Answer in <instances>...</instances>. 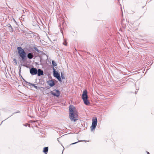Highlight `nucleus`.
Listing matches in <instances>:
<instances>
[{
  "instance_id": "obj_15",
  "label": "nucleus",
  "mask_w": 154,
  "mask_h": 154,
  "mask_svg": "<svg viewBox=\"0 0 154 154\" xmlns=\"http://www.w3.org/2000/svg\"><path fill=\"white\" fill-rule=\"evenodd\" d=\"M52 64L54 66H55L57 65V63L53 60L52 61Z\"/></svg>"
},
{
  "instance_id": "obj_2",
  "label": "nucleus",
  "mask_w": 154,
  "mask_h": 154,
  "mask_svg": "<svg viewBox=\"0 0 154 154\" xmlns=\"http://www.w3.org/2000/svg\"><path fill=\"white\" fill-rule=\"evenodd\" d=\"M17 49L18 54L22 59L20 61V62L23 63L25 62L27 59L26 52L21 47H18Z\"/></svg>"
},
{
  "instance_id": "obj_9",
  "label": "nucleus",
  "mask_w": 154,
  "mask_h": 154,
  "mask_svg": "<svg viewBox=\"0 0 154 154\" xmlns=\"http://www.w3.org/2000/svg\"><path fill=\"white\" fill-rule=\"evenodd\" d=\"M38 73H37L38 76H40L41 75H43L44 74L43 71L41 69H38L37 70Z\"/></svg>"
},
{
  "instance_id": "obj_24",
  "label": "nucleus",
  "mask_w": 154,
  "mask_h": 154,
  "mask_svg": "<svg viewBox=\"0 0 154 154\" xmlns=\"http://www.w3.org/2000/svg\"><path fill=\"white\" fill-rule=\"evenodd\" d=\"M135 93L136 94V93H137V92H135Z\"/></svg>"
},
{
  "instance_id": "obj_7",
  "label": "nucleus",
  "mask_w": 154,
  "mask_h": 154,
  "mask_svg": "<svg viewBox=\"0 0 154 154\" xmlns=\"http://www.w3.org/2000/svg\"><path fill=\"white\" fill-rule=\"evenodd\" d=\"M47 83L51 87H52L54 86L55 85V83L54 81L53 80H51L48 81Z\"/></svg>"
},
{
  "instance_id": "obj_19",
  "label": "nucleus",
  "mask_w": 154,
  "mask_h": 154,
  "mask_svg": "<svg viewBox=\"0 0 154 154\" xmlns=\"http://www.w3.org/2000/svg\"><path fill=\"white\" fill-rule=\"evenodd\" d=\"M13 61H14V62L15 63L16 65H17V60L15 58H14L13 59Z\"/></svg>"
},
{
  "instance_id": "obj_22",
  "label": "nucleus",
  "mask_w": 154,
  "mask_h": 154,
  "mask_svg": "<svg viewBox=\"0 0 154 154\" xmlns=\"http://www.w3.org/2000/svg\"><path fill=\"white\" fill-rule=\"evenodd\" d=\"M147 152V153L148 154H149V152Z\"/></svg>"
},
{
  "instance_id": "obj_16",
  "label": "nucleus",
  "mask_w": 154,
  "mask_h": 154,
  "mask_svg": "<svg viewBox=\"0 0 154 154\" xmlns=\"http://www.w3.org/2000/svg\"><path fill=\"white\" fill-rule=\"evenodd\" d=\"M61 77L62 79H65V77L64 75V74L62 72H61Z\"/></svg>"
},
{
  "instance_id": "obj_14",
  "label": "nucleus",
  "mask_w": 154,
  "mask_h": 154,
  "mask_svg": "<svg viewBox=\"0 0 154 154\" xmlns=\"http://www.w3.org/2000/svg\"><path fill=\"white\" fill-rule=\"evenodd\" d=\"M7 26L9 28V29L10 30H13V29L10 24H8Z\"/></svg>"
},
{
  "instance_id": "obj_13",
  "label": "nucleus",
  "mask_w": 154,
  "mask_h": 154,
  "mask_svg": "<svg viewBox=\"0 0 154 154\" xmlns=\"http://www.w3.org/2000/svg\"><path fill=\"white\" fill-rule=\"evenodd\" d=\"M27 83L29 84L28 85H32V86L34 88H36V89H37L38 88V87L35 85V84L32 83H30L29 82H27Z\"/></svg>"
},
{
  "instance_id": "obj_1",
  "label": "nucleus",
  "mask_w": 154,
  "mask_h": 154,
  "mask_svg": "<svg viewBox=\"0 0 154 154\" xmlns=\"http://www.w3.org/2000/svg\"><path fill=\"white\" fill-rule=\"evenodd\" d=\"M69 118L72 121L75 122L78 120V115L76 108L73 106H70L69 108Z\"/></svg>"
},
{
  "instance_id": "obj_23",
  "label": "nucleus",
  "mask_w": 154,
  "mask_h": 154,
  "mask_svg": "<svg viewBox=\"0 0 154 154\" xmlns=\"http://www.w3.org/2000/svg\"><path fill=\"white\" fill-rule=\"evenodd\" d=\"M135 93L136 94V93H137V92H135Z\"/></svg>"
},
{
  "instance_id": "obj_8",
  "label": "nucleus",
  "mask_w": 154,
  "mask_h": 154,
  "mask_svg": "<svg viewBox=\"0 0 154 154\" xmlns=\"http://www.w3.org/2000/svg\"><path fill=\"white\" fill-rule=\"evenodd\" d=\"M53 72L54 76L56 78H57L60 75V74L58 73L56 71L54 68V67H53Z\"/></svg>"
},
{
  "instance_id": "obj_21",
  "label": "nucleus",
  "mask_w": 154,
  "mask_h": 154,
  "mask_svg": "<svg viewBox=\"0 0 154 154\" xmlns=\"http://www.w3.org/2000/svg\"><path fill=\"white\" fill-rule=\"evenodd\" d=\"M78 142H75L74 143H72L71 144H75V143H77Z\"/></svg>"
},
{
  "instance_id": "obj_11",
  "label": "nucleus",
  "mask_w": 154,
  "mask_h": 154,
  "mask_svg": "<svg viewBox=\"0 0 154 154\" xmlns=\"http://www.w3.org/2000/svg\"><path fill=\"white\" fill-rule=\"evenodd\" d=\"M84 103L86 105H88L90 104V103L88 100V99H86L83 100Z\"/></svg>"
},
{
  "instance_id": "obj_5",
  "label": "nucleus",
  "mask_w": 154,
  "mask_h": 154,
  "mask_svg": "<svg viewBox=\"0 0 154 154\" xmlns=\"http://www.w3.org/2000/svg\"><path fill=\"white\" fill-rule=\"evenodd\" d=\"M51 93L52 95L57 97H58L60 95V91L56 89H55L53 91H51Z\"/></svg>"
},
{
  "instance_id": "obj_6",
  "label": "nucleus",
  "mask_w": 154,
  "mask_h": 154,
  "mask_svg": "<svg viewBox=\"0 0 154 154\" xmlns=\"http://www.w3.org/2000/svg\"><path fill=\"white\" fill-rule=\"evenodd\" d=\"M82 98L83 100L88 99L87 91V90H85L83 91Z\"/></svg>"
},
{
  "instance_id": "obj_17",
  "label": "nucleus",
  "mask_w": 154,
  "mask_h": 154,
  "mask_svg": "<svg viewBox=\"0 0 154 154\" xmlns=\"http://www.w3.org/2000/svg\"><path fill=\"white\" fill-rule=\"evenodd\" d=\"M56 78L58 80V81H59L60 82H62L61 79L60 77V75Z\"/></svg>"
},
{
  "instance_id": "obj_20",
  "label": "nucleus",
  "mask_w": 154,
  "mask_h": 154,
  "mask_svg": "<svg viewBox=\"0 0 154 154\" xmlns=\"http://www.w3.org/2000/svg\"><path fill=\"white\" fill-rule=\"evenodd\" d=\"M34 49L35 51H37V52H39V51H38V48H37L36 47H34Z\"/></svg>"
},
{
  "instance_id": "obj_10",
  "label": "nucleus",
  "mask_w": 154,
  "mask_h": 154,
  "mask_svg": "<svg viewBox=\"0 0 154 154\" xmlns=\"http://www.w3.org/2000/svg\"><path fill=\"white\" fill-rule=\"evenodd\" d=\"M33 57L34 56L32 53H29L27 54V57L29 59H32Z\"/></svg>"
},
{
  "instance_id": "obj_18",
  "label": "nucleus",
  "mask_w": 154,
  "mask_h": 154,
  "mask_svg": "<svg viewBox=\"0 0 154 154\" xmlns=\"http://www.w3.org/2000/svg\"><path fill=\"white\" fill-rule=\"evenodd\" d=\"M63 44L66 46L67 45V43H66V41L65 40H64V42H63Z\"/></svg>"
},
{
  "instance_id": "obj_12",
  "label": "nucleus",
  "mask_w": 154,
  "mask_h": 154,
  "mask_svg": "<svg viewBox=\"0 0 154 154\" xmlns=\"http://www.w3.org/2000/svg\"><path fill=\"white\" fill-rule=\"evenodd\" d=\"M48 147H44L43 150V152H44L45 154H47L48 151Z\"/></svg>"
},
{
  "instance_id": "obj_3",
  "label": "nucleus",
  "mask_w": 154,
  "mask_h": 154,
  "mask_svg": "<svg viewBox=\"0 0 154 154\" xmlns=\"http://www.w3.org/2000/svg\"><path fill=\"white\" fill-rule=\"evenodd\" d=\"M97 118H96L95 119L93 118L92 119V125L91 127V130L92 131L94 130L97 125Z\"/></svg>"
},
{
  "instance_id": "obj_4",
  "label": "nucleus",
  "mask_w": 154,
  "mask_h": 154,
  "mask_svg": "<svg viewBox=\"0 0 154 154\" xmlns=\"http://www.w3.org/2000/svg\"><path fill=\"white\" fill-rule=\"evenodd\" d=\"M30 73L32 75H34L37 74V69L36 68L32 67L30 69Z\"/></svg>"
}]
</instances>
